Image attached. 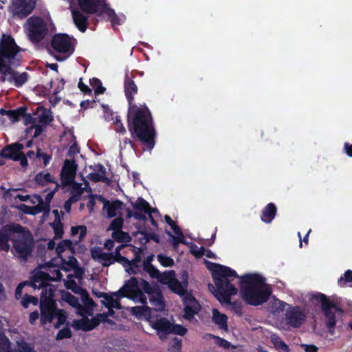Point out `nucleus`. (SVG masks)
<instances>
[{
  "label": "nucleus",
  "mask_w": 352,
  "mask_h": 352,
  "mask_svg": "<svg viewBox=\"0 0 352 352\" xmlns=\"http://www.w3.org/2000/svg\"><path fill=\"white\" fill-rule=\"evenodd\" d=\"M127 124L131 138L139 141L144 151H151L155 146L157 133L148 107L145 104L129 106Z\"/></svg>",
  "instance_id": "obj_1"
},
{
  "label": "nucleus",
  "mask_w": 352,
  "mask_h": 352,
  "mask_svg": "<svg viewBox=\"0 0 352 352\" xmlns=\"http://www.w3.org/2000/svg\"><path fill=\"white\" fill-rule=\"evenodd\" d=\"M35 241L32 233L21 224L10 223L1 226V251L12 254L21 262L32 256Z\"/></svg>",
  "instance_id": "obj_2"
},
{
  "label": "nucleus",
  "mask_w": 352,
  "mask_h": 352,
  "mask_svg": "<svg viewBox=\"0 0 352 352\" xmlns=\"http://www.w3.org/2000/svg\"><path fill=\"white\" fill-rule=\"evenodd\" d=\"M212 265L210 270L212 271V277L215 285V287L212 284L208 285L212 292L214 297L221 304L230 305L232 310L239 316L242 314V305L239 300L231 301V296L237 294V288L231 283V281L236 278H239L236 272L229 267L222 265L218 263L208 262Z\"/></svg>",
  "instance_id": "obj_3"
},
{
  "label": "nucleus",
  "mask_w": 352,
  "mask_h": 352,
  "mask_svg": "<svg viewBox=\"0 0 352 352\" xmlns=\"http://www.w3.org/2000/svg\"><path fill=\"white\" fill-rule=\"evenodd\" d=\"M240 295L248 305L258 306L267 302L272 294L265 285V278L258 274H248L240 277Z\"/></svg>",
  "instance_id": "obj_4"
},
{
  "label": "nucleus",
  "mask_w": 352,
  "mask_h": 352,
  "mask_svg": "<svg viewBox=\"0 0 352 352\" xmlns=\"http://www.w3.org/2000/svg\"><path fill=\"white\" fill-rule=\"evenodd\" d=\"M310 299L320 302L321 310L325 318L326 327L329 332L333 333L336 324V313L342 314L343 310L325 294L316 292L311 295Z\"/></svg>",
  "instance_id": "obj_5"
},
{
  "label": "nucleus",
  "mask_w": 352,
  "mask_h": 352,
  "mask_svg": "<svg viewBox=\"0 0 352 352\" xmlns=\"http://www.w3.org/2000/svg\"><path fill=\"white\" fill-rule=\"evenodd\" d=\"M24 29L28 39L34 44H38L42 41L49 31L47 24L44 19L35 15L27 19Z\"/></svg>",
  "instance_id": "obj_6"
},
{
  "label": "nucleus",
  "mask_w": 352,
  "mask_h": 352,
  "mask_svg": "<svg viewBox=\"0 0 352 352\" xmlns=\"http://www.w3.org/2000/svg\"><path fill=\"white\" fill-rule=\"evenodd\" d=\"M55 294L52 287H48L45 292L41 291L40 299L41 324L44 325L47 322L50 323L55 318V312L57 309L56 304L54 300Z\"/></svg>",
  "instance_id": "obj_7"
},
{
  "label": "nucleus",
  "mask_w": 352,
  "mask_h": 352,
  "mask_svg": "<svg viewBox=\"0 0 352 352\" xmlns=\"http://www.w3.org/2000/svg\"><path fill=\"white\" fill-rule=\"evenodd\" d=\"M62 273L59 270L53 268L50 270V273L45 272L40 270H34L32 272L31 280L30 284L34 289H41L42 291H47L48 286L52 287L54 289V292L56 291V286L50 284V281H58L62 278Z\"/></svg>",
  "instance_id": "obj_8"
},
{
  "label": "nucleus",
  "mask_w": 352,
  "mask_h": 352,
  "mask_svg": "<svg viewBox=\"0 0 352 352\" xmlns=\"http://www.w3.org/2000/svg\"><path fill=\"white\" fill-rule=\"evenodd\" d=\"M8 63L6 60H1V82L8 81L16 87H22L28 82L29 74L27 72L20 74L15 71L11 67V65H14V61H12V63Z\"/></svg>",
  "instance_id": "obj_9"
},
{
  "label": "nucleus",
  "mask_w": 352,
  "mask_h": 352,
  "mask_svg": "<svg viewBox=\"0 0 352 352\" xmlns=\"http://www.w3.org/2000/svg\"><path fill=\"white\" fill-rule=\"evenodd\" d=\"M10 5L9 10L12 16L19 19H25L34 10L36 0H9ZM8 0H1V3H6Z\"/></svg>",
  "instance_id": "obj_10"
},
{
  "label": "nucleus",
  "mask_w": 352,
  "mask_h": 352,
  "mask_svg": "<svg viewBox=\"0 0 352 352\" xmlns=\"http://www.w3.org/2000/svg\"><path fill=\"white\" fill-rule=\"evenodd\" d=\"M21 50L17 45L14 39L6 34H1V60H6L8 63H12L16 60V56Z\"/></svg>",
  "instance_id": "obj_11"
},
{
  "label": "nucleus",
  "mask_w": 352,
  "mask_h": 352,
  "mask_svg": "<svg viewBox=\"0 0 352 352\" xmlns=\"http://www.w3.org/2000/svg\"><path fill=\"white\" fill-rule=\"evenodd\" d=\"M52 47L59 53L73 54L75 47L72 44L71 38L67 34H56L51 41Z\"/></svg>",
  "instance_id": "obj_12"
},
{
  "label": "nucleus",
  "mask_w": 352,
  "mask_h": 352,
  "mask_svg": "<svg viewBox=\"0 0 352 352\" xmlns=\"http://www.w3.org/2000/svg\"><path fill=\"white\" fill-rule=\"evenodd\" d=\"M306 316L300 307H289L285 312V321L287 325L293 328L300 327L305 322Z\"/></svg>",
  "instance_id": "obj_13"
},
{
  "label": "nucleus",
  "mask_w": 352,
  "mask_h": 352,
  "mask_svg": "<svg viewBox=\"0 0 352 352\" xmlns=\"http://www.w3.org/2000/svg\"><path fill=\"white\" fill-rule=\"evenodd\" d=\"M77 166L74 160H65L60 173V182L63 187L74 182Z\"/></svg>",
  "instance_id": "obj_14"
},
{
  "label": "nucleus",
  "mask_w": 352,
  "mask_h": 352,
  "mask_svg": "<svg viewBox=\"0 0 352 352\" xmlns=\"http://www.w3.org/2000/svg\"><path fill=\"white\" fill-rule=\"evenodd\" d=\"M80 10L86 14H96L98 16L102 8L108 3L102 0H78Z\"/></svg>",
  "instance_id": "obj_15"
},
{
  "label": "nucleus",
  "mask_w": 352,
  "mask_h": 352,
  "mask_svg": "<svg viewBox=\"0 0 352 352\" xmlns=\"http://www.w3.org/2000/svg\"><path fill=\"white\" fill-rule=\"evenodd\" d=\"M124 89L129 106L135 104L134 96L138 94V88L133 78L128 74H126L124 76Z\"/></svg>",
  "instance_id": "obj_16"
},
{
  "label": "nucleus",
  "mask_w": 352,
  "mask_h": 352,
  "mask_svg": "<svg viewBox=\"0 0 352 352\" xmlns=\"http://www.w3.org/2000/svg\"><path fill=\"white\" fill-rule=\"evenodd\" d=\"M73 22L78 30L84 33L89 25V18L82 11L74 9L72 10Z\"/></svg>",
  "instance_id": "obj_17"
},
{
  "label": "nucleus",
  "mask_w": 352,
  "mask_h": 352,
  "mask_svg": "<svg viewBox=\"0 0 352 352\" xmlns=\"http://www.w3.org/2000/svg\"><path fill=\"white\" fill-rule=\"evenodd\" d=\"M140 279L136 277H131L129 280H126L124 285L116 292L113 294L116 296L125 297L130 294L140 289Z\"/></svg>",
  "instance_id": "obj_18"
},
{
  "label": "nucleus",
  "mask_w": 352,
  "mask_h": 352,
  "mask_svg": "<svg viewBox=\"0 0 352 352\" xmlns=\"http://www.w3.org/2000/svg\"><path fill=\"white\" fill-rule=\"evenodd\" d=\"M103 210L107 212L108 218L115 217L117 213H120L123 210L124 203L119 199L110 201L103 199Z\"/></svg>",
  "instance_id": "obj_19"
},
{
  "label": "nucleus",
  "mask_w": 352,
  "mask_h": 352,
  "mask_svg": "<svg viewBox=\"0 0 352 352\" xmlns=\"http://www.w3.org/2000/svg\"><path fill=\"white\" fill-rule=\"evenodd\" d=\"M72 326L76 330L89 331L98 326V321L96 318L89 319L87 317H85L82 319H75Z\"/></svg>",
  "instance_id": "obj_20"
},
{
  "label": "nucleus",
  "mask_w": 352,
  "mask_h": 352,
  "mask_svg": "<svg viewBox=\"0 0 352 352\" xmlns=\"http://www.w3.org/2000/svg\"><path fill=\"white\" fill-rule=\"evenodd\" d=\"M172 323L166 318L157 319L151 324V327L157 330L160 338L170 333Z\"/></svg>",
  "instance_id": "obj_21"
},
{
  "label": "nucleus",
  "mask_w": 352,
  "mask_h": 352,
  "mask_svg": "<svg viewBox=\"0 0 352 352\" xmlns=\"http://www.w3.org/2000/svg\"><path fill=\"white\" fill-rule=\"evenodd\" d=\"M23 145L16 142L8 145L1 149V157L14 160L22 152Z\"/></svg>",
  "instance_id": "obj_22"
},
{
  "label": "nucleus",
  "mask_w": 352,
  "mask_h": 352,
  "mask_svg": "<svg viewBox=\"0 0 352 352\" xmlns=\"http://www.w3.org/2000/svg\"><path fill=\"white\" fill-rule=\"evenodd\" d=\"M277 208L274 203L267 204L262 210L261 219L265 223H270L275 218Z\"/></svg>",
  "instance_id": "obj_23"
},
{
  "label": "nucleus",
  "mask_w": 352,
  "mask_h": 352,
  "mask_svg": "<svg viewBox=\"0 0 352 352\" xmlns=\"http://www.w3.org/2000/svg\"><path fill=\"white\" fill-rule=\"evenodd\" d=\"M131 205L134 210L144 212L145 214L155 212L157 208H152L150 204L142 197H138L135 202H131Z\"/></svg>",
  "instance_id": "obj_24"
},
{
  "label": "nucleus",
  "mask_w": 352,
  "mask_h": 352,
  "mask_svg": "<svg viewBox=\"0 0 352 352\" xmlns=\"http://www.w3.org/2000/svg\"><path fill=\"white\" fill-rule=\"evenodd\" d=\"M150 302L155 311H162L165 308V302L160 291H157L150 295Z\"/></svg>",
  "instance_id": "obj_25"
},
{
  "label": "nucleus",
  "mask_w": 352,
  "mask_h": 352,
  "mask_svg": "<svg viewBox=\"0 0 352 352\" xmlns=\"http://www.w3.org/2000/svg\"><path fill=\"white\" fill-rule=\"evenodd\" d=\"M104 14H106L108 16V19L110 21L112 26L120 25V19L115 12V10L109 7V4L107 3L103 6V8L98 13V16H102Z\"/></svg>",
  "instance_id": "obj_26"
},
{
  "label": "nucleus",
  "mask_w": 352,
  "mask_h": 352,
  "mask_svg": "<svg viewBox=\"0 0 352 352\" xmlns=\"http://www.w3.org/2000/svg\"><path fill=\"white\" fill-rule=\"evenodd\" d=\"M212 322L217 324L220 329L228 331V317L226 314L220 313L217 309L212 310Z\"/></svg>",
  "instance_id": "obj_27"
},
{
  "label": "nucleus",
  "mask_w": 352,
  "mask_h": 352,
  "mask_svg": "<svg viewBox=\"0 0 352 352\" xmlns=\"http://www.w3.org/2000/svg\"><path fill=\"white\" fill-rule=\"evenodd\" d=\"M34 181L38 186H47L50 183H53L56 185V183H58L50 173H45L43 171L39 172L35 175Z\"/></svg>",
  "instance_id": "obj_28"
},
{
  "label": "nucleus",
  "mask_w": 352,
  "mask_h": 352,
  "mask_svg": "<svg viewBox=\"0 0 352 352\" xmlns=\"http://www.w3.org/2000/svg\"><path fill=\"white\" fill-rule=\"evenodd\" d=\"M27 109L28 108L25 106L17 108L15 110H5L1 108V116H8L12 122H15L21 118V115L23 114L24 110Z\"/></svg>",
  "instance_id": "obj_29"
},
{
  "label": "nucleus",
  "mask_w": 352,
  "mask_h": 352,
  "mask_svg": "<svg viewBox=\"0 0 352 352\" xmlns=\"http://www.w3.org/2000/svg\"><path fill=\"white\" fill-rule=\"evenodd\" d=\"M62 300L67 302L73 307L77 308L78 310L83 309L82 306L79 303L78 298L67 291L61 292Z\"/></svg>",
  "instance_id": "obj_30"
},
{
  "label": "nucleus",
  "mask_w": 352,
  "mask_h": 352,
  "mask_svg": "<svg viewBox=\"0 0 352 352\" xmlns=\"http://www.w3.org/2000/svg\"><path fill=\"white\" fill-rule=\"evenodd\" d=\"M188 287V281L186 280L183 282L179 281L177 278L171 283V285L168 287L174 293L183 296L186 293Z\"/></svg>",
  "instance_id": "obj_31"
},
{
  "label": "nucleus",
  "mask_w": 352,
  "mask_h": 352,
  "mask_svg": "<svg viewBox=\"0 0 352 352\" xmlns=\"http://www.w3.org/2000/svg\"><path fill=\"white\" fill-rule=\"evenodd\" d=\"M157 278L161 283L168 285V287L171 285V283H173L176 277L174 271H168V272H164V273H160L157 275Z\"/></svg>",
  "instance_id": "obj_32"
},
{
  "label": "nucleus",
  "mask_w": 352,
  "mask_h": 352,
  "mask_svg": "<svg viewBox=\"0 0 352 352\" xmlns=\"http://www.w3.org/2000/svg\"><path fill=\"white\" fill-rule=\"evenodd\" d=\"M131 312L136 317L149 318L151 316V308L148 306H135L131 308Z\"/></svg>",
  "instance_id": "obj_33"
},
{
  "label": "nucleus",
  "mask_w": 352,
  "mask_h": 352,
  "mask_svg": "<svg viewBox=\"0 0 352 352\" xmlns=\"http://www.w3.org/2000/svg\"><path fill=\"white\" fill-rule=\"evenodd\" d=\"M74 276V274H69L67 276L69 279L65 282V286L67 289L72 290L74 294L80 295L85 289L79 286L75 280L71 279V278Z\"/></svg>",
  "instance_id": "obj_34"
},
{
  "label": "nucleus",
  "mask_w": 352,
  "mask_h": 352,
  "mask_svg": "<svg viewBox=\"0 0 352 352\" xmlns=\"http://www.w3.org/2000/svg\"><path fill=\"white\" fill-rule=\"evenodd\" d=\"M271 341L276 350L280 352H289V349L287 344L283 341L278 336L272 335L271 336Z\"/></svg>",
  "instance_id": "obj_35"
},
{
  "label": "nucleus",
  "mask_w": 352,
  "mask_h": 352,
  "mask_svg": "<svg viewBox=\"0 0 352 352\" xmlns=\"http://www.w3.org/2000/svg\"><path fill=\"white\" fill-rule=\"evenodd\" d=\"M111 236L114 241L118 243H128L131 240V237L129 234L126 232H124L121 230H117L116 232H113L111 234Z\"/></svg>",
  "instance_id": "obj_36"
},
{
  "label": "nucleus",
  "mask_w": 352,
  "mask_h": 352,
  "mask_svg": "<svg viewBox=\"0 0 352 352\" xmlns=\"http://www.w3.org/2000/svg\"><path fill=\"white\" fill-rule=\"evenodd\" d=\"M74 243L69 239L61 241L56 247V252L58 255H60L66 250L72 251L74 250Z\"/></svg>",
  "instance_id": "obj_37"
},
{
  "label": "nucleus",
  "mask_w": 352,
  "mask_h": 352,
  "mask_svg": "<svg viewBox=\"0 0 352 352\" xmlns=\"http://www.w3.org/2000/svg\"><path fill=\"white\" fill-rule=\"evenodd\" d=\"M113 293L111 294V295L108 294L104 301H102V303L108 308L109 309L116 308L117 309H121V305L118 299H114L113 298Z\"/></svg>",
  "instance_id": "obj_38"
},
{
  "label": "nucleus",
  "mask_w": 352,
  "mask_h": 352,
  "mask_svg": "<svg viewBox=\"0 0 352 352\" xmlns=\"http://www.w3.org/2000/svg\"><path fill=\"white\" fill-rule=\"evenodd\" d=\"M91 86L95 89L96 96L103 94L106 91V88L102 86L101 80L96 77H94L89 80Z\"/></svg>",
  "instance_id": "obj_39"
},
{
  "label": "nucleus",
  "mask_w": 352,
  "mask_h": 352,
  "mask_svg": "<svg viewBox=\"0 0 352 352\" xmlns=\"http://www.w3.org/2000/svg\"><path fill=\"white\" fill-rule=\"evenodd\" d=\"M127 296L134 301L139 302L142 305H146L147 302V298L144 292L140 289L130 294Z\"/></svg>",
  "instance_id": "obj_40"
},
{
  "label": "nucleus",
  "mask_w": 352,
  "mask_h": 352,
  "mask_svg": "<svg viewBox=\"0 0 352 352\" xmlns=\"http://www.w3.org/2000/svg\"><path fill=\"white\" fill-rule=\"evenodd\" d=\"M142 265L144 270L148 273L151 278H155L160 274V271L152 263H149V261H144Z\"/></svg>",
  "instance_id": "obj_41"
},
{
  "label": "nucleus",
  "mask_w": 352,
  "mask_h": 352,
  "mask_svg": "<svg viewBox=\"0 0 352 352\" xmlns=\"http://www.w3.org/2000/svg\"><path fill=\"white\" fill-rule=\"evenodd\" d=\"M80 233L78 241H82L87 234V227L85 226H76L71 228V234L75 236Z\"/></svg>",
  "instance_id": "obj_42"
},
{
  "label": "nucleus",
  "mask_w": 352,
  "mask_h": 352,
  "mask_svg": "<svg viewBox=\"0 0 352 352\" xmlns=\"http://www.w3.org/2000/svg\"><path fill=\"white\" fill-rule=\"evenodd\" d=\"M124 219L120 215L117 218H115L110 223L108 230L116 232L117 230H121L123 226Z\"/></svg>",
  "instance_id": "obj_43"
},
{
  "label": "nucleus",
  "mask_w": 352,
  "mask_h": 352,
  "mask_svg": "<svg viewBox=\"0 0 352 352\" xmlns=\"http://www.w3.org/2000/svg\"><path fill=\"white\" fill-rule=\"evenodd\" d=\"M187 331V329L182 324H172L171 325L170 333L184 336L186 334Z\"/></svg>",
  "instance_id": "obj_44"
},
{
  "label": "nucleus",
  "mask_w": 352,
  "mask_h": 352,
  "mask_svg": "<svg viewBox=\"0 0 352 352\" xmlns=\"http://www.w3.org/2000/svg\"><path fill=\"white\" fill-rule=\"evenodd\" d=\"M126 212L127 219L134 217L137 220L143 221H145L147 219V217L146 216V214H145L144 212V214L141 212H134L129 208H126Z\"/></svg>",
  "instance_id": "obj_45"
},
{
  "label": "nucleus",
  "mask_w": 352,
  "mask_h": 352,
  "mask_svg": "<svg viewBox=\"0 0 352 352\" xmlns=\"http://www.w3.org/2000/svg\"><path fill=\"white\" fill-rule=\"evenodd\" d=\"M184 318L188 320H190L197 314V311L192 305H186L184 309Z\"/></svg>",
  "instance_id": "obj_46"
},
{
  "label": "nucleus",
  "mask_w": 352,
  "mask_h": 352,
  "mask_svg": "<svg viewBox=\"0 0 352 352\" xmlns=\"http://www.w3.org/2000/svg\"><path fill=\"white\" fill-rule=\"evenodd\" d=\"M38 302V298L27 294L24 295L21 300V304L25 308H27L30 303H32L34 305H36Z\"/></svg>",
  "instance_id": "obj_47"
},
{
  "label": "nucleus",
  "mask_w": 352,
  "mask_h": 352,
  "mask_svg": "<svg viewBox=\"0 0 352 352\" xmlns=\"http://www.w3.org/2000/svg\"><path fill=\"white\" fill-rule=\"evenodd\" d=\"M37 119L38 123L44 126H47L53 120L52 116L46 112H43Z\"/></svg>",
  "instance_id": "obj_48"
},
{
  "label": "nucleus",
  "mask_w": 352,
  "mask_h": 352,
  "mask_svg": "<svg viewBox=\"0 0 352 352\" xmlns=\"http://www.w3.org/2000/svg\"><path fill=\"white\" fill-rule=\"evenodd\" d=\"M142 252L140 248L134 250V258L129 261V265H133L134 267H139V263L142 261Z\"/></svg>",
  "instance_id": "obj_49"
},
{
  "label": "nucleus",
  "mask_w": 352,
  "mask_h": 352,
  "mask_svg": "<svg viewBox=\"0 0 352 352\" xmlns=\"http://www.w3.org/2000/svg\"><path fill=\"white\" fill-rule=\"evenodd\" d=\"M157 260L164 267H172L174 265V261L172 258L163 254L157 255Z\"/></svg>",
  "instance_id": "obj_50"
},
{
  "label": "nucleus",
  "mask_w": 352,
  "mask_h": 352,
  "mask_svg": "<svg viewBox=\"0 0 352 352\" xmlns=\"http://www.w3.org/2000/svg\"><path fill=\"white\" fill-rule=\"evenodd\" d=\"M52 227L54 228V232L55 234L56 239H60L63 237L64 231H63V225L61 221H55L52 223Z\"/></svg>",
  "instance_id": "obj_51"
},
{
  "label": "nucleus",
  "mask_w": 352,
  "mask_h": 352,
  "mask_svg": "<svg viewBox=\"0 0 352 352\" xmlns=\"http://www.w3.org/2000/svg\"><path fill=\"white\" fill-rule=\"evenodd\" d=\"M113 263L115 262L118 263L123 267L129 266V260L126 257L121 255L120 253H113Z\"/></svg>",
  "instance_id": "obj_52"
},
{
  "label": "nucleus",
  "mask_w": 352,
  "mask_h": 352,
  "mask_svg": "<svg viewBox=\"0 0 352 352\" xmlns=\"http://www.w3.org/2000/svg\"><path fill=\"white\" fill-rule=\"evenodd\" d=\"M111 120L113 121V124L116 126V132H120L122 134H124L126 133L125 127L122 123L121 118L119 116H116L115 118H111Z\"/></svg>",
  "instance_id": "obj_53"
},
{
  "label": "nucleus",
  "mask_w": 352,
  "mask_h": 352,
  "mask_svg": "<svg viewBox=\"0 0 352 352\" xmlns=\"http://www.w3.org/2000/svg\"><path fill=\"white\" fill-rule=\"evenodd\" d=\"M72 336V331L69 327H64L63 329L58 331L56 334V340H63L65 338H70Z\"/></svg>",
  "instance_id": "obj_54"
},
{
  "label": "nucleus",
  "mask_w": 352,
  "mask_h": 352,
  "mask_svg": "<svg viewBox=\"0 0 352 352\" xmlns=\"http://www.w3.org/2000/svg\"><path fill=\"white\" fill-rule=\"evenodd\" d=\"M167 234L173 239V246L175 249L179 243L186 244L184 235L174 236L170 232L166 231Z\"/></svg>",
  "instance_id": "obj_55"
},
{
  "label": "nucleus",
  "mask_w": 352,
  "mask_h": 352,
  "mask_svg": "<svg viewBox=\"0 0 352 352\" xmlns=\"http://www.w3.org/2000/svg\"><path fill=\"white\" fill-rule=\"evenodd\" d=\"M89 178L91 181L94 182H102L109 183V182H110V179L108 177H107L102 175H100L99 173H90L89 175Z\"/></svg>",
  "instance_id": "obj_56"
},
{
  "label": "nucleus",
  "mask_w": 352,
  "mask_h": 352,
  "mask_svg": "<svg viewBox=\"0 0 352 352\" xmlns=\"http://www.w3.org/2000/svg\"><path fill=\"white\" fill-rule=\"evenodd\" d=\"M10 352H36L33 347L25 342L19 344L18 349L10 351Z\"/></svg>",
  "instance_id": "obj_57"
},
{
  "label": "nucleus",
  "mask_w": 352,
  "mask_h": 352,
  "mask_svg": "<svg viewBox=\"0 0 352 352\" xmlns=\"http://www.w3.org/2000/svg\"><path fill=\"white\" fill-rule=\"evenodd\" d=\"M81 296V300L82 302L89 307H92L95 305L94 301L93 299L89 296V293L85 289L84 291L80 294Z\"/></svg>",
  "instance_id": "obj_58"
},
{
  "label": "nucleus",
  "mask_w": 352,
  "mask_h": 352,
  "mask_svg": "<svg viewBox=\"0 0 352 352\" xmlns=\"http://www.w3.org/2000/svg\"><path fill=\"white\" fill-rule=\"evenodd\" d=\"M100 261L103 267H109L113 264V253L105 252L100 259Z\"/></svg>",
  "instance_id": "obj_59"
},
{
  "label": "nucleus",
  "mask_w": 352,
  "mask_h": 352,
  "mask_svg": "<svg viewBox=\"0 0 352 352\" xmlns=\"http://www.w3.org/2000/svg\"><path fill=\"white\" fill-rule=\"evenodd\" d=\"M352 282V270H348L344 272V277H340L338 283L340 286L344 285L346 283Z\"/></svg>",
  "instance_id": "obj_60"
},
{
  "label": "nucleus",
  "mask_w": 352,
  "mask_h": 352,
  "mask_svg": "<svg viewBox=\"0 0 352 352\" xmlns=\"http://www.w3.org/2000/svg\"><path fill=\"white\" fill-rule=\"evenodd\" d=\"M55 318L58 319L59 323L65 324L67 320V313L62 309H56L55 312Z\"/></svg>",
  "instance_id": "obj_61"
},
{
  "label": "nucleus",
  "mask_w": 352,
  "mask_h": 352,
  "mask_svg": "<svg viewBox=\"0 0 352 352\" xmlns=\"http://www.w3.org/2000/svg\"><path fill=\"white\" fill-rule=\"evenodd\" d=\"M36 157L39 159L43 160L45 166H47L49 164L50 160L52 159L51 155L45 153H43L42 150L39 148H37Z\"/></svg>",
  "instance_id": "obj_62"
},
{
  "label": "nucleus",
  "mask_w": 352,
  "mask_h": 352,
  "mask_svg": "<svg viewBox=\"0 0 352 352\" xmlns=\"http://www.w3.org/2000/svg\"><path fill=\"white\" fill-rule=\"evenodd\" d=\"M206 251L204 247L201 246V248H198L195 244H192L191 246L190 252L195 256L197 258L201 257L204 254V252Z\"/></svg>",
  "instance_id": "obj_63"
},
{
  "label": "nucleus",
  "mask_w": 352,
  "mask_h": 352,
  "mask_svg": "<svg viewBox=\"0 0 352 352\" xmlns=\"http://www.w3.org/2000/svg\"><path fill=\"white\" fill-rule=\"evenodd\" d=\"M140 285L142 286L144 292L148 294V295H151L152 294L154 293L153 288L151 287L148 282L146 281V280L143 278H140Z\"/></svg>",
  "instance_id": "obj_64"
}]
</instances>
